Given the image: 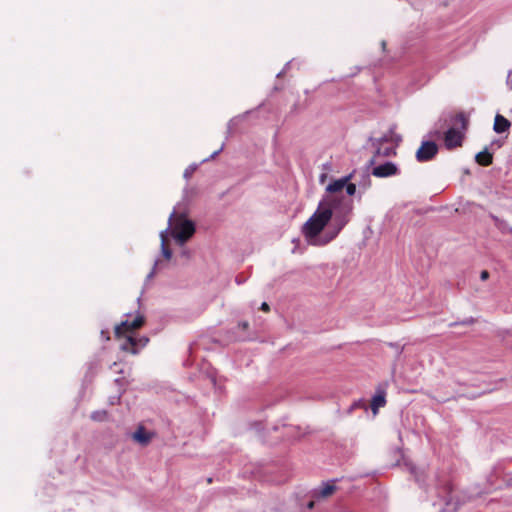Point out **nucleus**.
<instances>
[{
    "label": "nucleus",
    "mask_w": 512,
    "mask_h": 512,
    "mask_svg": "<svg viewBox=\"0 0 512 512\" xmlns=\"http://www.w3.org/2000/svg\"><path fill=\"white\" fill-rule=\"evenodd\" d=\"M348 180V177H344L331 182L316 209L302 224L300 231L308 245H328L349 222L351 204L343 191L345 189L347 196H352L355 194L356 186Z\"/></svg>",
    "instance_id": "nucleus-1"
},
{
    "label": "nucleus",
    "mask_w": 512,
    "mask_h": 512,
    "mask_svg": "<svg viewBox=\"0 0 512 512\" xmlns=\"http://www.w3.org/2000/svg\"><path fill=\"white\" fill-rule=\"evenodd\" d=\"M195 233V224L187 218L185 212L175 208L168 220V228L160 233L161 254L165 260H170L172 251L169 248L170 238L176 244L184 245Z\"/></svg>",
    "instance_id": "nucleus-2"
},
{
    "label": "nucleus",
    "mask_w": 512,
    "mask_h": 512,
    "mask_svg": "<svg viewBox=\"0 0 512 512\" xmlns=\"http://www.w3.org/2000/svg\"><path fill=\"white\" fill-rule=\"evenodd\" d=\"M144 322L141 315L134 317L132 321H123L120 325L115 328V334L118 338H124V342L121 344V349L129 351L133 354L137 353L135 346L137 345L136 338L133 337L132 333L136 329L140 328Z\"/></svg>",
    "instance_id": "nucleus-3"
},
{
    "label": "nucleus",
    "mask_w": 512,
    "mask_h": 512,
    "mask_svg": "<svg viewBox=\"0 0 512 512\" xmlns=\"http://www.w3.org/2000/svg\"><path fill=\"white\" fill-rule=\"evenodd\" d=\"M438 151L437 145L432 141H426L421 144L416 152V158L419 162L432 159Z\"/></svg>",
    "instance_id": "nucleus-4"
},
{
    "label": "nucleus",
    "mask_w": 512,
    "mask_h": 512,
    "mask_svg": "<svg viewBox=\"0 0 512 512\" xmlns=\"http://www.w3.org/2000/svg\"><path fill=\"white\" fill-rule=\"evenodd\" d=\"M462 140H463L462 132H460L454 128H451L445 134L444 143L448 149H452V148L461 146Z\"/></svg>",
    "instance_id": "nucleus-5"
},
{
    "label": "nucleus",
    "mask_w": 512,
    "mask_h": 512,
    "mask_svg": "<svg viewBox=\"0 0 512 512\" xmlns=\"http://www.w3.org/2000/svg\"><path fill=\"white\" fill-rule=\"evenodd\" d=\"M372 174L376 177H389L397 174V167L391 162L378 165L373 168Z\"/></svg>",
    "instance_id": "nucleus-6"
},
{
    "label": "nucleus",
    "mask_w": 512,
    "mask_h": 512,
    "mask_svg": "<svg viewBox=\"0 0 512 512\" xmlns=\"http://www.w3.org/2000/svg\"><path fill=\"white\" fill-rule=\"evenodd\" d=\"M154 437V433L144 429L143 427H139L133 434L132 438L139 445H148L150 440Z\"/></svg>",
    "instance_id": "nucleus-7"
},
{
    "label": "nucleus",
    "mask_w": 512,
    "mask_h": 512,
    "mask_svg": "<svg viewBox=\"0 0 512 512\" xmlns=\"http://www.w3.org/2000/svg\"><path fill=\"white\" fill-rule=\"evenodd\" d=\"M334 482L335 480H331L323 483L321 488L314 490V496L317 498H326L332 495L336 490V486L333 484Z\"/></svg>",
    "instance_id": "nucleus-8"
},
{
    "label": "nucleus",
    "mask_w": 512,
    "mask_h": 512,
    "mask_svg": "<svg viewBox=\"0 0 512 512\" xmlns=\"http://www.w3.org/2000/svg\"><path fill=\"white\" fill-rule=\"evenodd\" d=\"M386 404L385 392L383 390L377 391L371 400V410L375 415L378 414V410L384 407Z\"/></svg>",
    "instance_id": "nucleus-9"
},
{
    "label": "nucleus",
    "mask_w": 512,
    "mask_h": 512,
    "mask_svg": "<svg viewBox=\"0 0 512 512\" xmlns=\"http://www.w3.org/2000/svg\"><path fill=\"white\" fill-rule=\"evenodd\" d=\"M511 123L504 116L497 114L494 119L493 130L496 133H504L509 130Z\"/></svg>",
    "instance_id": "nucleus-10"
},
{
    "label": "nucleus",
    "mask_w": 512,
    "mask_h": 512,
    "mask_svg": "<svg viewBox=\"0 0 512 512\" xmlns=\"http://www.w3.org/2000/svg\"><path fill=\"white\" fill-rule=\"evenodd\" d=\"M492 154L487 150L481 151L476 155V161L478 164L488 166L492 163Z\"/></svg>",
    "instance_id": "nucleus-11"
},
{
    "label": "nucleus",
    "mask_w": 512,
    "mask_h": 512,
    "mask_svg": "<svg viewBox=\"0 0 512 512\" xmlns=\"http://www.w3.org/2000/svg\"><path fill=\"white\" fill-rule=\"evenodd\" d=\"M403 464L410 473L416 474L417 467L413 464V462L408 459L406 456L402 455L401 460L397 461V465Z\"/></svg>",
    "instance_id": "nucleus-12"
},
{
    "label": "nucleus",
    "mask_w": 512,
    "mask_h": 512,
    "mask_svg": "<svg viewBox=\"0 0 512 512\" xmlns=\"http://www.w3.org/2000/svg\"><path fill=\"white\" fill-rule=\"evenodd\" d=\"M92 419L97 421H103L106 418V412L105 411H97L92 414Z\"/></svg>",
    "instance_id": "nucleus-13"
},
{
    "label": "nucleus",
    "mask_w": 512,
    "mask_h": 512,
    "mask_svg": "<svg viewBox=\"0 0 512 512\" xmlns=\"http://www.w3.org/2000/svg\"><path fill=\"white\" fill-rule=\"evenodd\" d=\"M507 85L512 90V70L507 75Z\"/></svg>",
    "instance_id": "nucleus-14"
},
{
    "label": "nucleus",
    "mask_w": 512,
    "mask_h": 512,
    "mask_svg": "<svg viewBox=\"0 0 512 512\" xmlns=\"http://www.w3.org/2000/svg\"><path fill=\"white\" fill-rule=\"evenodd\" d=\"M162 268V261L156 260L154 263L153 271L156 272L157 270Z\"/></svg>",
    "instance_id": "nucleus-15"
},
{
    "label": "nucleus",
    "mask_w": 512,
    "mask_h": 512,
    "mask_svg": "<svg viewBox=\"0 0 512 512\" xmlns=\"http://www.w3.org/2000/svg\"><path fill=\"white\" fill-rule=\"evenodd\" d=\"M488 277H489L488 271L484 270V271L481 272V274H480L481 280L485 281V280L488 279Z\"/></svg>",
    "instance_id": "nucleus-16"
},
{
    "label": "nucleus",
    "mask_w": 512,
    "mask_h": 512,
    "mask_svg": "<svg viewBox=\"0 0 512 512\" xmlns=\"http://www.w3.org/2000/svg\"><path fill=\"white\" fill-rule=\"evenodd\" d=\"M261 309H262L263 311H266V312H267V311H269V306H268V304H267V303H265V302H264V303H262V305H261Z\"/></svg>",
    "instance_id": "nucleus-17"
},
{
    "label": "nucleus",
    "mask_w": 512,
    "mask_h": 512,
    "mask_svg": "<svg viewBox=\"0 0 512 512\" xmlns=\"http://www.w3.org/2000/svg\"><path fill=\"white\" fill-rule=\"evenodd\" d=\"M314 505H315L314 501H309V502L307 503V508H308V509H313V508H314Z\"/></svg>",
    "instance_id": "nucleus-18"
},
{
    "label": "nucleus",
    "mask_w": 512,
    "mask_h": 512,
    "mask_svg": "<svg viewBox=\"0 0 512 512\" xmlns=\"http://www.w3.org/2000/svg\"><path fill=\"white\" fill-rule=\"evenodd\" d=\"M326 177H327V176H326L325 174H322V175L320 176V182H321V183H324V181H325Z\"/></svg>",
    "instance_id": "nucleus-19"
},
{
    "label": "nucleus",
    "mask_w": 512,
    "mask_h": 512,
    "mask_svg": "<svg viewBox=\"0 0 512 512\" xmlns=\"http://www.w3.org/2000/svg\"><path fill=\"white\" fill-rule=\"evenodd\" d=\"M241 325H242V328H243V329H246V328L248 327V323H247V322H244V323H242Z\"/></svg>",
    "instance_id": "nucleus-20"
},
{
    "label": "nucleus",
    "mask_w": 512,
    "mask_h": 512,
    "mask_svg": "<svg viewBox=\"0 0 512 512\" xmlns=\"http://www.w3.org/2000/svg\"><path fill=\"white\" fill-rule=\"evenodd\" d=\"M146 342H147V339H144L143 343H142V346H144L146 344Z\"/></svg>",
    "instance_id": "nucleus-21"
},
{
    "label": "nucleus",
    "mask_w": 512,
    "mask_h": 512,
    "mask_svg": "<svg viewBox=\"0 0 512 512\" xmlns=\"http://www.w3.org/2000/svg\"><path fill=\"white\" fill-rule=\"evenodd\" d=\"M188 174H190V171H186V172H185V176H186V177L188 176Z\"/></svg>",
    "instance_id": "nucleus-22"
},
{
    "label": "nucleus",
    "mask_w": 512,
    "mask_h": 512,
    "mask_svg": "<svg viewBox=\"0 0 512 512\" xmlns=\"http://www.w3.org/2000/svg\"><path fill=\"white\" fill-rule=\"evenodd\" d=\"M188 174H190V171H186V172H185V176H186V177L188 176Z\"/></svg>",
    "instance_id": "nucleus-23"
}]
</instances>
